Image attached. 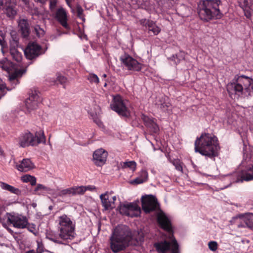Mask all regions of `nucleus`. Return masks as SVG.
Returning <instances> with one entry per match:
<instances>
[{"mask_svg":"<svg viewBox=\"0 0 253 253\" xmlns=\"http://www.w3.org/2000/svg\"><path fill=\"white\" fill-rule=\"evenodd\" d=\"M195 151L209 158H214L218 155L220 149L218 139L214 135L203 133L195 141Z\"/></svg>","mask_w":253,"mask_h":253,"instance_id":"nucleus-1","label":"nucleus"},{"mask_svg":"<svg viewBox=\"0 0 253 253\" xmlns=\"http://www.w3.org/2000/svg\"><path fill=\"white\" fill-rule=\"evenodd\" d=\"M226 88L231 97L234 95L239 97L246 93L247 96H251L253 93V79L245 75H236L227 84Z\"/></svg>","mask_w":253,"mask_h":253,"instance_id":"nucleus-2","label":"nucleus"},{"mask_svg":"<svg viewBox=\"0 0 253 253\" xmlns=\"http://www.w3.org/2000/svg\"><path fill=\"white\" fill-rule=\"evenodd\" d=\"M131 239L129 228L125 225L116 227L110 237V248L114 253L124 250Z\"/></svg>","mask_w":253,"mask_h":253,"instance_id":"nucleus-3","label":"nucleus"},{"mask_svg":"<svg viewBox=\"0 0 253 253\" xmlns=\"http://www.w3.org/2000/svg\"><path fill=\"white\" fill-rule=\"evenodd\" d=\"M220 0H202L198 4L197 12L200 18L208 22L214 18H220L222 15L219 8Z\"/></svg>","mask_w":253,"mask_h":253,"instance_id":"nucleus-4","label":"nucleus"},{"mask_svg":"<svg viewBox=\"0 0 253 253\" xmlns=\"http://www.w3.org/2000/svg\"><path fill=\"white\" fill-rule=\"evenodd\" d=\"M59 238L63 240H72L75 237V224L66 214L60 216L58 219Z\"/></svg>","mask_w":253,"mask_h":253,"instance_id":"nucleus-5","label":"nucleus"},{"mask_svg":"<svg viewBox=\"0 0 253 253\" xmlns=\"http://www.w3.org/2000/svg\"><path fill=\"white\" fill-rule=\"evenodd\" d=\"M45 142V137L42 130L36 131L35 136L30 132H27L22 134L19 137V144L23 148Z\"/></svg>","mask_w":253,"mask_h":253,"instance_id":"nucleus-6","label":"nucleus"},{"mask_svg":"<svg viewBox=\"0 0 253 253\" xmlns=\"http://www.w3.org/2000/svg\"><path fill=\"white\" fill-rule=\"evenodd\" d=\"M121 214L130 217H137L141 213L140 208L136 203L121 205L119 207Z\"/></svg>","mask_w":253,"mask_h":253,"instance_id":"nucleus-7","label":"nucleus"},{"mask_svg":"<svg viewBox=\"0 0 253 253\" xmlns=\"http://www.w3.org/2000/svg\"><path fill=\"white\" fill-rule=\"evenodd\" d=\"M44 53L41 46L34 42L29 43L24 50L25 55L29 60L35 59Z\"/></svg>","mask_w":253,"mask_h":253,"instance_id":"nucleus-8","label":"nucleus"},{"mask_svg":"<svg viewBox=\"0 0 253 253\" xmlns=\"http://www.w3.org/2000/svg\"><path fill=\"white\" fill-rule=\"evenodd\" d=\"M7 221L18 229H24L27 227L28 220L26 216L16 213H8Z\"/></svg>","mask_w":253,"mask_h":253,"instance_id":"nucleus-9","label":"nucleus"},{"mask_svg":"<svg viewBox=\"0 0 253 253\" xmlns=\"http://www.w3.org/2000/svg\"><path fill=\"white\" fill-rule=\"evenodd\" d=\"M0 8L10 19H13L17 13L16 4L13 0H0Z\"/></svg>","mask_w":253,"mask_h":253,"instance_id":"nucleus-10","label":"nucleus"},{"mask_svg":"<svg viewBox=\"0 0 253 253\" xmlns=\"http://www.w3.org/2000/svg\"><path fill=\"white\" fill-rule=\"evenodd\" d=\"M120 61L123 66L128 70L139 71L142 68L141 64L127 54L122 55Z\"/></svg>","mask_w":253,"mask_h":253,"instance_id":"nucleus-11","label":"nucleus"},{"mask_svg":"<svg viewBox=\"0 0 253 253\" xmlns=\"http://www.w3.org/2000/svg\"><path fill=\"white\" fill-rule=\"evenodd\" d=\"M157 220L161 228L168 232L169 238L170 239L174 238L171 221L163 212L161 211L158 213Z\"/></svg>","mask_w":253,"mask_h":253,"instance_id":"nucleus-12","label":"nucleus"},{"mask_svg":"<svg viewBox=\"0 0 253 253\" xmlns=\"http://www.w3.org/2000/svg\"><path fill=\"white\" fill-rule=\"evenodd\" d=\"M112 110L117 112L120 115L127 117L129 112L124 104L122 97L120 95H116L113 98V102L111 104Z\"/></svg>","mask_w":253,"mask_h":253,"instance_id":"nucleus-13","label":"nucleus"},{"mask_svg":"<svg viewBox=\"0 0 253 253\" xmlns=\"http://www.w3.org/2000/svg\"><path fill=\"white\" fill-rule=\"evenodd\" d=\"M141 202L142 208L146 213L155 211L158 206L157 200L152 196L142 197Z\"/></svg>","mask_w":253,"mask_h":253,"instance_id":"nucleus-14","label":"nucleus"},{"mask_svg":"<svg viewBox=\"0 0 253 253\" xmlns=\"http://www.w3.org/2000/svg\"><path fill=\"white\" fill-rule=\"evenodd\" d=\"M108 157V152L103 149L95 150L93 154V161L94 164L98 167L104 165Z\"/></svg>","mask_w":253,"mask_h":253,"instance_id":"nucleus-15","label":"nucleus"},{"mask_svg":"<svg viewBox=\"0 0 253 253\" xmlns=\"http://www.w3.org/2000/svg\"><path fill=\"white\" fill-rule=\"evenodd\" d=\"M40 102L41 99L38 92L36 90H31L29 98L25 101V104L28 109L34 110L38 107Z\"/></svg>","mask_w":253,"mask_h":253,"instance_id":"nucleus-16","label":"nucleus"},{"mask_svg":"<svg viewBox=\"0 0 253 253\" xmlns=\"http://www.w3.org/2000/svg\"><path fill=\"white\" fill-rule=\"evenodd\" d=\"M239 6L243 9L245 16L248 19H251L253 14V0H238Z\"/></svg>","mask_w":253,"mask_h":253,"instance_id":"nucleus-17","label":"nucleus"},{"mask_svg":"<svg viewBox=\"0 0 253 253\" xmlns=\"http://www.w3.org/2000/svg\"><path fill=\"white\" fill-rule=\"evenodd\" d=\"M18 42L17 40H13L10 41L9 53L13 60L17 62H20L22 59L21 52L18 51L17 47Z\"/></svg>","mask_w":253,"mask_h":253,"instance_id":"nucleus-18","label":"nucleus"},{"mask_svg":"<svg viewBox=\"0 0 253 253\" xmlns=\"http://www.w3.org/2000/svg\"><path fill=\"white\" fill-rule=\"evenodd\" d=\"M140 24L148 29V33L152 32L153 35H157L161 32V28L152 20L146 19H142L139 20Z\"/></svg>","mask_w":253,"mask_h":253,"instance_id":"nucleus-19","label":"nucleus"},{"mask_svg":"<svg viewBox=\"0 0 253 253\" xmlns=\"http://www.w3.org/2000/svg\"><path fill=\"white\" fill-rule=\"evenodd\" d=\"M253 180V165L251 167H249L247 170L242 171L241 173L238 175L235 182H242L244 181H250Z\"/></svg>","mask_w":253,"mask_h":253,"instance_id":"nucleus-20","label":"nucleus"},{"mask_svg":"<svg viewBox=\"0 0 253 253\" xmlns=\"http://www.w3.org/2000/svg\"><path fill=\"white\" fill-rule=\"evenodd\" d=\"M55 18L63 27L67 29L69 28L67 23V13L63 8L61 7L57 9L55 14Z\"/></svg>","mask_w":253,"mask_h":253,"instance_id":"nucleus-21","label":"nucleus"},{"mask_svg":"<svg viewBox=\"0 0 253 253\" xmlns=\"http://www.w3.org/2000/svg\"><path fill=\"white\" fill-rule=\"evenodd\" d=\"M18 27L19 31L23 38H27L30 33V26L28 21L25 19L19 20Z\"/></svg>","mask_w":253,"mask_h":253,"instance_id":"nucleus-22","label":"nucleus"},{"mask_svg":"<svg viewBox=\"0 0 253 253\" xmlns=\"http://www.w3.org/2000/svg\"><path fill=\"white\" fill-rule=\"evenodd\" d=\"M16 169L22 172H27L35 168L34 163L29 159H24L20 164L16 165Z\"/></svg>","mask_w":253,"mask_h":253,"instance_id":"nucleus-23","label":"nucleus"},{"mask_svg":"<svg viewBox=\"0 0 253 253\" xmlns=\"http://www.w3.org/2000/svg\"><path fill=\"white\" fill-rule=\"evenodd\" d=\"M110 194L106 192L100 196L102 206L105 210H111L115 207V206H113V202H112V200L110 199Z\"/></svg>","mask_w":253,"mask_h":253,"instance_id":"nucleus-24","label":"nucleus"},{"mask_svg":"<svg viewBox=\"0 0 253 253\" xmlns=\"http://www.w3.org/2000/svg\"><path fill=\"white\" fill-rule=\"evenodd\" d=\"M170 246H171V243L167 241L158 242L154 244V247L159 253H166L170 250Z\"/></svg>","mask_w":253,"mask_h":253,"instance_id":"nucleus-25","label":"nucleus"},{"mask_svg":"<svg viewBox=\"0 0 253 253\" xmlns=\"http://www.w3.org/2000/svg\"><path fill=\"white\" fill-rule=\"evenodd\" d=\"M143 119L145 126L149 129L151 132L156 133L159 131V126L153 120L146 116H144Z\"/></svg>","mask_w":253,"mask_h":253,"instance_id":"nucleus-26","label":"nucleus"},{"mask_svg":"<svg viewBox=\"0 0 253 253\" xmlns=\"http://www.w3.org/2000/svg\"><path fill=\"white\" fill-rule=\"evenodd\" d=\"M26 72V70L24 69L17 70L9 75L8 80L11 83H13L17 84L19 83L17 79L21 77Z\"/></svg>","mask_w":253,"mask_h":253,"instance_id":"nucleus-27","label":"nucleus"},{"mask_svg":"<svg viewBox=\"0 0 253 253\" xmlns=\"http://www.w3.org/2000/svg\"><path fill=\"white\" fill-rule=\"evenodd\" d=\"M177 13L182 17H186L190 14V8L184 4L180 5L177 8Z\"/></svg>","mask_w":253,"mask_h":253,"instance_id":"nucleus-28","label":"nucleus"},{"mask_svg":"<svg viewBox=\"0 0 253 253\" xmlns=\"http://www.w3.org/2000/svg\"><path fill=\"white\" fill-rule=\"evenodd\" d=\"M156 105L157 106L158 108L163 112L168 111L169 108L170 107V103L168 102H166L165 99L163 97L156 102Z\"/></svg>","mask_w":253,"mask_h":253,"instance_id":"nucleus-29","label":"nucleus"},{"mask_svg":"<svg viewBox=\"0 0 253 253\" xmlns=\"http://www.w3.org/2000/svg\"><path fill=\"white\" fill-rule=\"evenodd\" d=\"M72 195H83L86 191L84 186L72 187Z\"/></svg>","mask_w":253,"mask_h":253,"instance_id":"nucleus-30","label":"nucleus"},{"mask_svg":"<svg viewBox=\"0 0 253 253\" xmlns=\"http://www.w3.org/2000/svg\"><path fill=\"white\" fill-rule=\"evenodd\" d=\"M21 180L24 182H30L32 186H34L36 184V177L29 174H26L22 176Z\"/></svg>","mask_w":253,"mask_h":253,"instance_id":"nucleus-31","label":"nucleus"},{"mask_svg":"<svg viewBox=\"0 0 253 253\" xmlns=\"http://www.w3.org/2000/svg\"><path fill=\"white\" fill-rule=\"evenodd\" d=\"M10 90L11 89L6 87L5 84L2 80H0V91H1L0 99L6 93V91Z\"/></svg>","mask_w":253,"mask_h":253,"instance_id":"nucleus-32","label":"nucleus"},{"mask_svg":"<svg viewBox=\"0 0 253 253\" xmlns=\"http://www.w3.org/2000/svg\"><path fill=\"white\" fill-rule=\"evenodd\" d=\"M72 195V187L65 189H62V190H60L58 193V195L60 197H63V196H65L67 195Z\"/></svg>","mask_w":253,"mask_h":253,"instance_id":"nucleus-33","label":"nucleus"},{"mask_svg":"<svg viewBox=\"0 0 253 253\" xmlns=\"http://www.w3.org/2000/svg\"><path fill=\"white\" fill-rule=\"evenodd\" d=\"M171 239V253H178V245L175 238Z\"/></svg>","mask_w":253,"mask_h":253,"instance_id":"nucleus-34","label":"nucleus"},{"mask_svg":"<svg viewBox=\"0 0 253 253\" xmlns=\"http://www.w3.org/2000/svg\"><path fill=\"white\" fill-rule=\"evenodd\" d=\"M123 166L125 168H129L134 171L136 169V164L134 161L126 162L124 163Z\"/></svg>","mask_w":253,"mask_h":253,"instance_id":"nucleus-35","label":"nucleus"},{"mask_svg":"<svg viewBox=\"0 0 253 253\" xmlns=\"http://www.w3.org/2000/svg\"><path fill=\"white\" fill-rule=\"evenodd\" d=\"M247 227L250 228H253V219L248 218L247 217H243L242 219Z\"/></svg>","mask_w":253,"mask_h":253,"instance_id":"nucleus-36","label":"nucleus"},{"mask_svg":"<svg viewBox=\"0 0 253 253\" xmlns=\"http://www.w3.org/2000/svg\"><path fill=\"white\" fill-rule=\"evenodd\" d=\"M87 79L90 81V83H94L95 84H98L99 83V78L97 77V76L95 74H89Z\"/></svg>","mask_w":253,"mask_h":253,"instance_id":"nucleus-37","label":"nucleus"},{"mask_svg":"<svg viewBox=\"0 0 253 253\" xmlns=\"http://www.w3.org/2000/svg\"><path fill=\"white\" fill-rule=\"evenodd\" d=\"M5 35L3 32L0 30V45L2 48L6 45V42L5 40Z\"/></svg>","mask_w":253,"mask_h":253,"instance_id":"nucleus-38","label":"nucleus"},{"mask_svg":"<svg viewBox=\"0 0 253 253\" xmlns=\"http://www.w3.org/2000/svg\"><path fill=\"white\" fill-rule=\"evenodd\" d=\"M35 31L37 34V36L41 37L44 34V30L42 29L39 25L35 26Z\"/></svg>","mask_w":253,"mask_h":253,"instance_id":"nucleus-39","label":"nucleus"},{"mask_svg":"<svg viewBox=\"0 0 253 253\" xmlns=\"http://www.w3.org/2000/svg\"><path fill=\"white\" fill-rule=\"evenodd\" d=\"M173 165L175 166V169L182 172H183V168L182 164L178 160H175L173 162Z\"/></svg>","mask_w":253,"mask_h":253,"instance_id":"nucleus-40","label":"nucleus"},{"mask_svg":"<svg viewBox=\"0 0 253 253\" xmlns=\"http://www.w3.org/2000/svg\"><path fill=\"white\" fill-rule=\"evenodd\" d=\"M208 246L210 250L215 251L217 249L218 244L215 241H210L208 244Z\"/></svg>","mask_w":253,"mask_h":253,"instance_id":"nucleus-41","label":"nucleus"},{"mask_svg":"<svg viewBox=\"0 0 253 253\" xmlns=\"http://www.w3.org/2000/svg\"><path fill=\"white\" fill-rule=\"evenodd\" d=\"M77 12L78 16L79 18L82 19L83 20H84V19L83 15L84 10L82 8V7L79 5H77Z\"/></svg>","mask_w":253,"mask_h":253,"instance_id":"nucleus-42","label":"nucleus"},{"mask_svg":"<svg viewBox=\"0 0 253 253\" xmlns=\"http://www.w3.org/2000/svg\"><path fill=\"white\" fill-rule=\"evenodd\" d=\"M11 193L15 194L17 195H20L21 194V191L18 188H15L12 186H11L8 191Z\"/></svg>","mask_w":253,"mask_h":253,"instance_id":"nucleus-43","label":"nucleus"},{"mask_svg":"<svg viewBox=\"0 0 253 253\" xmlns=\"http://www.w3.org/2000/svg\"><path fill=\"white\" fill-rule=\"evenodd\" d=\"M145 182L142 177H138L131 181V183L132 184H139Z\"/></svg>","mask_w":253,"mask_h":253,"instance_id":"nucleus-44","label":"nucleus"},{"mask_svg":"<svg viewBox=\"0 0 253 253\" xmlns=\"http://www.w3.org/2000/svg\"><path fill=\"white\" fill-rule=\"evenodd\" d=\"M11 185H10L4 182L0 181V187L1 189L8 191Z\"/></svg>","mask_w":253,"mask_h":253,"instance_id":"nucleus-45","label":"nucleus"},{"mask_svg":"<svg viewBox=\"0 0 253 253\" xmlns=\"http://www.w3.org/2000/svg\"><path fill=\"white\" fill-rule=\"evenodd\" d=\"M47 238L51 241L53 242L54 243L59 244H63V242L62 241L59 240L57 238L53 236L51 237H47Z\"/></svg>","mask_w":253,"mask_h":253,"instance_id":"nucleus-46","label":"nucleus"},{"mask_svg":"<svg viewBox=\"0 0 253 253\" xmlns=\"http://www.w3.org/2000/svg\"><path fill=\"white\" fill-rule=\"evenodd\" d=\"M57 81L61 84H64L67 82V78L63 76H58L57 77Z\"/></svg>","mask_w":253,"mask_h":253,"instance_id":"nucleus-47","label":"nucleus"},{"mask_svg":"<svg viewBox=\"0 0 253 253\" xmlns=\"http://www.w3.org/2000/svg\"><path fill=\"white\" fill-rule=\"evenodd\" d=\"M148 173L145 170H142L141 171V174L140 177H142V178L145 181H146L148 179Z\"/></svg>","mask_w":253,"mask_h":253,"instance_id":"nucleus-48","label":"nucleus"},{"mask_svg":"<svg viewBox=\"0 0 253 253\" xmlns=\"http://www.w3.org/2000/svg\"><path fill=\"white\" fill-rule=\"evenodd\" d=\"M47 188L45 186H44V185H42V184H39L37 185L36 188L35 189V191L36 192V191H38L39 190H47Z\"/></svg>","mask_w":253,"mask_h":253,"instance_id":"nucleus-49","label":"nucleus"},{"mask_svg":"<svg viewBox=\"0 0 253 253\" xmlns=\"http://www.w3.org/2000/svg\"><path fill=\"white\" fill-rule=\"evenodd\" d=\"M25 228H27L29 231L33 232L35 230V225L33 224H31L28 223V225H27V227Z\"/></svg>","mask_w":253,"mask_h":253,"instance_id":"nucleus-50","label":"nucleus"},{"mask_svg":"<svg viewBox=\"0 0 253 253\" xmlns=\"http://www.w3.org/2000/svg\"><path fill=\"white\" fill-rule=\"evenodd\" d=\"M57 3V0H50V8L52 10L55 8Z\"/></svg>","mask_w":253,"mask_h":253,"instance_id":"nucleus-51","label":"nucleus"},{"mask_svg":"<svg viewBox=\"0 0 253 253\" xmlns=\"http://www.w3.org/2000/svg\"><path fill=\"white\" fill-rule=\"evenodd\" d=\"M5 60H2L0 61V66L4 70H7L8 69V67L4 65Z\"/></svg>","mask_w":253,"mask_h":253,"instance_id":"nucleus-52","label":"nucleus"},{"mask_svg":"<svg viewBox=\"0 0 253 253\" xmlns=\"http://www.w3.org/2000/svg\"><path fill=\"white\" fill-rule=\"evenodd\" d=\"M243 217H245L244 216H242L241 218H240V219L241 220V221L240 223L238 224V225H237L238 227H239V228L247 227V226L245 224L244 222L242 220Z\"/></svg>","mask_w":253,"mask_h":253,"instance_id":"nucleus-53","label":"nucleus"},{"mask_svg":"<svg viewBox=\"0 0 253 253\" xmlns=\"http://www.w3.org/2000/svg\"><path fill=\"white\" fill-rule=\"evenodd\" d=\"M84 187L86 188V190L92 191V190H94L96 189L95 187L93 186H84Z\"/></svg>","mask_w":253,"mask_h":253,"instance_id":"nucleus-54","label":"nucleus"},{"mask_svg":"<svg viewBox=\"0 0 253 253\" xmlns=\"http://www.w3.org/2000/svg\"><path fill=\"white\" fill-rule=\"evenodd\" d=\"M94 122L99 126L102 125V122L99 120H94Z\"/></svg>","mask_w":253,"mask_h":253,"instance_id":"nucleus-55","label":"nucleus"},{"mask_svg":"<svg viewBox=\"0 0 253 253\" xmlns=\"http://www.w3.org/2000/svg\"><path fill=\"white\" fill-rule=\"evenodd\" d=\"M110 198H111L110 196ZM111 198L112 199V202H113V206H114L115 202L116 200V197L115 196H114L112 197H111Z\"/></svg>","mask_w":253,"mask_h":253,"instance_id":"nucleus-56","label":"nucleus"},{"mask_svg":"<svg viewBox=\"0 0 253 253\" xmlns=\"http://www.w3.org/2000/svg\"><path fill=\"white\" fill-rule=\"evenodd\" d=\"M35 1L40 2L42 3H44L45 1V0H35Z\"/></svg>","mask_w":253,"mask_h":253,"instance_id":"nucleus-57","label":"nucleus"},{"mask_svg":"<svg viewBox=\"0 0 253 253\" xmlns=\"http://www.w3.org/2000/svg\"><path fill=\"white\" fill-rule=\"evenodd\" d=\"M26 253H36L34 250H30L26 252Z\"/></svg>","mask_w":253,"mask_h":253,"instance_id":"nucleus-58","label":"nucleus"},{"mask_svg":"<svg viewBox=\"0 0 253 253\" xmlns=\"http://www.w3.org/2000/svg\"><path fill=\"white\" fill-rule=\"evenodd\" d=\"M3 154V151L0 148V155Z\"/></svg>","mask_w":253,"mask_h":253,"instance_id":"nucleus-59","label":"nucleus"},{"mask_svg":"<svg viewBox=\"0 0 253 253\" xmlns=\"http://www.w3.org/2000/svg\"><path fill=\"white\" fill-rule=\"evenodd\" d=\"M25 3H26L27 2V0H22Z\"/></svg>","mask_w":253,"mask_h":253,"instance_id":"nucleus-60","label":"nucleus"},{"mask_svg":"<svg viewBox=\"0 0 253 253\" xmlns=\"http://www.w3.org/2000/svg\"><path fill=\"white\" fill-rule=\"evenodd\" d=\"M103 77L105 78V77H106V74H104V75H103Z\"/></svg>","mask_w":253,"mask_h":253,"instance_id":"nucleus-61","label":"nucleus"},{"mask_svg":"<svg viewBox=\"0 0 253 253\" xmlns=\"http://www.w3.org/2000/svg\"><path fill=\"white\" fill-rule=\"evenodd\" d=\"M106 85H107V84H106V83H105V84H104V86H106Z\"/></svg>","mask_w":253,"mask_h":253,"instance_id":"nucleus-62","label":"nucleus"},{"mask_svg":"<svg viewBox=\"0 0 253 253\" xmlns=\"http://www.w3.org/2000/svg\"><path fill=\"white\" fill-rule=\"evenodd\" d=\"M41 253V252H39V253Z\"/></svg>","mask_w":253,"mask_h":253,"instance_id":"nucleus-63","label":"nucleus"}]
</instances>
